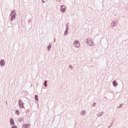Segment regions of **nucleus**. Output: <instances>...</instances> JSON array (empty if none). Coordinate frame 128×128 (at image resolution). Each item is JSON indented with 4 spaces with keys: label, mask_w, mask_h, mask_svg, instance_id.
Wrapping results in <instances>:
<instances>
[{
    "label": "nucleus",
    "mask_w": 128,
    "mask_h": 128,
    "mask_svg": "<svg viewBox=\"0 0 128 128\" xmlns=\"http://www.w3.org/2000/svg\"><path fill=\"white\" fill-rule=\"evenodd\" d=\"M16 10H12L10 14V16H11L10 20L11 22H12L14 20H16Z\"/></svg>",
    "instance_id": "nucleus-1"
},
{
    "label": "nucleus",
    "mask_w": 128,
    "mask_h": 128,
    "mask_svg": "<svg viewBox=\"0 0 128 128\" xmlns=\"http://www.w3.org/2000/svg\"><path fill=\"white\" fill-rule=\"evenodd\" d=\"M86 44L87 45L90 46H94V42L90 39H86Z\"/></svg>",
    "instance_id": "nucleus-2"
},
{
    "label": "nucleus",
    "mask_w": 128,
    "mask_h": 128,
    "mask_svg": "<svg viewBox=\"0 0 128 128\" xmlns=\"http://www.w3.org/2000/svg\"><path fill=\"white\" fill-rule=\"evenodd\" d=\"M18 104L20 108H24V103L22 102V100H18Z\"/></svg>",
    "instance_id": "nucleus-3"
},
{
    "label": "nucleus",
    "mask_w": 128,
    "mask_h": 128,
    "mask_svg": "<svg viewBox=\"0 0 128 128\" xmlns=\"http://www.w3.org/2000/svg\"><path fill=\"white\" fill-rule=\"evenodd\" d=\"M74 46H75V48H80V42L78 40H76L74 42L73 44Z\"/></svg>",
    "instance_id": "nucleus-4"
},
{
    "label": "nucleus",
    "mask_w": 128,
    "mask_h": 128,
    "mask_svg": "<svg viewBox=\"0 0 128 128\" xmlns=\"http://www.w3.org/2000/svg\"><path fill=\"white\" fill-rule=\"evenodd\" d=\"M68 23H67L66 24V29L64 31V36H68Z\"/></svg>",
    "instance_id": "nucleus-5"
},
{
    "label": "nucleus",
    "mask_w": 128,
    "mask_h": 128,
    "mask_svg": "<svg viewBox=\"0 0 128 128\" xmlns=\"http://www.w3.org/2000/svg\"><path fill=\"white\" fill-rule=\"evenodd\" d=\"M60 10L62 12H66V6L64 5L60 6Z\"/></svg>",
    "instance_id": "nucleus-6"
},
{
    "label": "nucleus",
    "mask_w": 128,
    "mask_h": 128,
    "mask_svg": "<svg viewBox=\"0 0 128 128\" xmlns=\"http://www.w3.org/2000/svg\"><path fill=\"white\" fill-rule=\"evenodd\" d=\"M4 64H6V62L4 60H0V66H4Z\"/></svg>",
    "instance_id": "nucleus-7"
},
{
    "label": "nucleus",
    "mask_w": 128,
    "mask_h": 128,
    "mask_svg": "<svg viewBox=\"0 0 128 128\" xmlns=\"http://www.w3.org/2000/svg\"><path fill=\"white\" fill-rule=\"evenodd\" d=\"M30 126V124H24L22 126V128H28Z\"/></svg>",
    "instance_id": "nucleus-8"
},
{
    "label": "nucleus",
    "mask_w": 128,
    "mask_h": 128,
    "mask_svg": "<svg viewBox=\"0 0 128 128\" xmlns=\"http://www.w3.org/2000/svg\"><path fill=\"white\" fill-rule=\"evenodd\" d=\"M10 124L11 126H14V120L13 118H10Z\"/></svg>",
    "instance_id": "nucleus-9"
},
{
    "label": "nucleus",
    "mask_w": 128,
    "mask_h": 128,
    "mask_svg": "<svg viewBox=\"0 0 128 128\" xmlns=\"http://www.w3.org/2000/svg\"><path fill=\"white\" fill-rule=\"evenodd\" d=\"M116 26V21H114L111 24V26L112 28H114Z\"/></svg>",
    "instance_id": "nucleus-10"
},
{
    "label": "nucleus",
    "mask_w": 128,
    "mask_h": 128,
    "mask_svg": "<svg viewBox=\"0 0 128 128\" xmlns=\"http://www.w3.org/2000/svg\"><path fill=\"white\" fill-rule=\"evenodd\" d=\"M112 84H113L114 86V88H116V87L118 86V82H116V80H114L112 82Z\"/></svg>",
    "instance_id": "nucleus-11"
},
{
    "label": "nucleus",
    "mask_w": 128,
    "mask_h": 128,
    "mask_svg": "<svg viewBox=\"0 0 128 128\" xmlns=\"http://www.w3.org/2000/svg\"><path fill=\"white\" fill-rule=\"evenodd\" d=\"M18 122H24V118L22 117L19 118L18 119Z\"/></svg>",
    "instance_id": "nucleus-12"
},
{
    "label": "nucleus",
    "mask_w": 128,
    "mask_h": 128,
    "mask_svg": "<svg viewBox=\"0 0 128 128\" xmlns=\"http://www.w3.org/2000/svg\"><path fill=\"white\" fill-rule=\"evenodd\" d=\"M47 48H48V52H50V48H52V44H49L48 46L47 47Z\"/></svg>",
    "instance_id": "nucleus-13"
},
{
    "label": "nucleus",
    "mask_w": 128,
    "mask_h": 128,
    "mask_svg": "<svg viewBox=\"0 0 128 128\" xmlns=\"http://www.w3.org/2000/svg\"><path fill=\"white\" fill-rule=\"evenodd\" d=\"M48 84V80H44V86H45V88H46L48 86V84Z\"/></svg>",
    "instance_id": "nucleus-14"
},
{
    "label": "nucleus",
    "mask_w": 128,
    "mask_h": 128,
    "mask_svg": "<svg viewBox=\"0 0 128 128\" xmlns=\"http://www.w3.org/2000/svg\"><path fill=\"white\" fill-rule=\"evenodd\" d=\"M34 98L36 102H38V96L36 94L34 96Z\"/></svg>",
    "instance_id": "nucleus-15"
},
{
    "label": "nucleus",
    "mask_w": 128,
    "mask_h": 128,
    "mask_svg": "<svg viewBox=\"0 0 128 128\" xmlns=\"http://www.w3.org/2000/svg\"><path fill=\"white\" fill-rule=\"evenodd\" d=\"M81 114H82V116H84V114H86V111H85V110H82V111Z\"/></svg>",
    "instance_id": "nucleus-16"
},
{
    "label": "nucleus",
    "mask_w": 128,
    "mask_h": 128,
    "mask_svg": "<svg viewBox=\"0 0 128 128\" xmlns=\"http://www.w3.org/2000/svg\"><path fill=\"white\" fill-rule=\"evenodd\" d=\"M16 114H17V116H18V114H20V110H16Z\"/></svg>",
    "instance_id": "nucleus-17"
},
{
    "label": "nucleus",
    "mask_w": 128,
    "mask_h": 128,
    "mask_svg": "<svg viewBox=\"0 0 128 128\" xmlns=\"http://www.w3.org/2000/svg\"><path fill=\"white\" fill-rule=\"evenodd\" d=\"M102 114H104L102 113V112H100L98 114V116H102Z\"/></svg>",
    "instance_id": "nucleus-18"
},
{
    "label": "nucleus",
    "mask_w": 128,
    "mask_h": 128,
    "mask_svg": "<svg viewBox=\"0 0 128 128\" xmlns=\"http://www.w3.org/2000/svg\"><path fill=\"white\" fill-rule=\"evenodd\" d=\"M124 104H120L119 106H118V108H122V105H123Z\"/></svg>",
    "instance_id": "nucleus-19"
},
{
    "label": "nucleus",
    "mask_w": 128,
    "mask_h": 128,
    "mask_svg": "<svg viewBox=\"0 0 128 128\" xmlns=\"http://www.w3.org/2000/svg\"><path fill=\"white\" fill-rule=\"evenodd\" d=\"M11 128H18V126L16 125H14V126H12Z\"/></svg>",
    "instance_id": "nucleus-20"
},
{
    "label": "nucleus",
    "mask_w": 128,
    "mask_h": 128,
    "mask_svg": "<svg viewBox=\"0 0 128 128\" xmlns=\"http://www.w3.org/2000/svg\"><path fill=\"white\" fill-rule=\"evenodd\" d=\"M96 103L94 102V103L92 104V106H96Z\"/></svg>",
    "instance_id": "nucleus-21"
},
{
    "label": "nucleus",
    "mask_w": 128,
    "mask_h": 128,
    "mask_svg": "<svg viewBox=\"0 0 128 128\" xmlns=\"http://www.w3.org/2000/svg\"><path fill=\"white\" fill-rule=\"evenodd\" d=\"M69 68L71 69V70H72V68H74V67H72V65H70L69 66Z\"/></svg>",
    "instance_id": "nucleus-22"
},
{
    "label": "nucleus",
    "mask_w": 128,
    "mask_h": 128,
    "mask_svg": "<svg viewBox=\"0 0 128 128\" xmlns=\"http://www.w3.org/2000/svg\"><path fill=\"white\" fill-rule=\"evenodd\" d=\"M112 126V124H110V125L108 126V128H110Z\"/></svg>",
    "instance_id": "nucleus-23"
},
{
    "label": "nucleus",
    "mask_w": 128,
    "mask_h": 128,
    "mask_svg": "<svg viewBox=\"0 0 128 128\" xmlns=\"http://www.w3.org/2000/svg\"><path fill=\"white\" fill-rule=\"evenodd\" d=\"M42 1L43 2V4H44L46 2L44 0H42Z\"/></svg>",
    "instance_id": "nucleus-24"
},
{
    "label": "nucleus",
    "mask_w": 128,
    "mask_h": 128,
    "mask_svg": "<svg viewBox=\"0 0 128 128\" xmlns=\"http://www.w3.org/2000/svg\"><path fill=\"white\" fill-rule=\"evenodd\" d=\"M54 42H56V39H54Z\"/></svg>",
    "instance_id": "nucleus-25"
},
{
    "label": "nucleus",
    "mask_w": 128,
    "mask_h": 128,
    "mask_svg": "<svg viewBox=\"0 0 128 128\" xmlns=\"http://www.w3.org/2000/svg\"><path fill=\"white\" fill-rule=\"evenodd\" d=\"M114 120H116L114 119V120H113V122H114Z\"/></svg>",
    "instance_id": "nucleus-26"
},
{
    "label": "nucleus",
    "mask_w": 128,
    "mask_h": 128,
    "mask_svg": "<svg viewBox=\"0 0 128 128\" xmlns=\"http://www.w3.org/2000/svg\"><path fill=\"white\" fill-rule=\"evenodd\" d=\"M58 2H60V0H58Z\"/></svg>",
    "instance_id": "nucleus-27"
}]
</instances>
